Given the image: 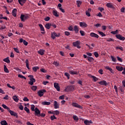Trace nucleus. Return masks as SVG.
Here are the masks:
<instances>
[{"instance_id":"393cba45","label":"nucleus","mask_w":125,"mask_h":125,"mask_svg":"<svg viewBox=\"0 0 125 125\" xmlns=\"http://www.w3.org/2000/svg\"><path fill=\"white\" fill-rule=\"evenodd\" d=\"M39 54L40 55H43L44 54V50L43 49H40L39 51H38Z\"/></svg>"},{"instance_id":"f03ea898","label":"nucleus","mask_w":125,"mask_h":125,"mask_svg":"<svg viewBox=\"0 0 125 125\" xmlns=\"http://www.w3.org/2000/svg\"><path fill=\"white\" fill-rule=\"evenodd\" d=\"M21 21H22V22H25V21H26V20H28V19H29V18H30V16L29 15V14H26L25 15L23 14H21Z\"/></svg>"},{"instance_id":"dca6fc26","label":"nucleus","mask_w":125,"mask_h":125,"mask_svg":"<svg viewBox=\"0 0 125 125\" xmlns=\"http://www.w3.org/2000/svg\"><path fill=\"white\" fill-rule=\"evenodd\" d=\"M116 68L117 70H118V71H119V72H122V71H123L124 67L123 66H120V65H117Z\"/></svg>"},{"instance_id":"c03bdc74","label":"nucleus","mask_w":125,"mask_h":125,"mask_svg":"<svg viewBox=\"0 0 125 125\" xmlns=\"http://www.w3.org/2000/svg\"><path fill=\"white\" fill-rule=\"evenodd\" d=\"M52 114H53L54 115H59V111L58 110L54 111H53Z\"/></svg>"},{"instance_id":"5fc2aeb1","label":"nucleus","mask_w":125,"mask_h":125,"mask_svg":"<svg viewBox=\"0 0 125 125\" xmlns=\"http://www.w3.org/2000/svg\"><path fill=\"white\" fill-rule=\"evenodd\" d=\"M94 54L96 58H98L99 56V54H98V52L96 51L94 52Z\"/></svg>"},{"instance_id":"7ed1b4c3","label":"nucleus","mask_w":125,"mask_h":125,"mask_svg":"<svg viewBox=\"0 0 125 125\" xmlns=\"http://www.w3.org/2000/svg\"><path fill=\"white\" fill-rule=\"evenodd\" d=\"M72 44L74 47H77L78 49H80L81 48V41H79V40L73 42Z\"/></svg>"},{"instance_id":"4468645a","label":"nucleus","mask_w":125,"mask_h":125,"mask_svg":"<svg viewBox=\"0 0 125 125\" xmlns=\"http://www.w3.org/2000/svg\"><path fill=\"white\" fill-rule=\"evenodd\" d=\"M12 13L13 16H14V17H16V16H17V9H14L12 10Z\"/></svg>"},{"instance_id":"cd10ccee","label":"nucleus","mask_w":125,"mask_h":125,"mask_svg":"<svg viewBox=\"0 0 125 125\" xmlns=\"http://www.w3.org/2000/svg\"><path fill=\"white\" fill-rule=\"evenodd\" d=\"M39 26L40 28L41 31H42V32H44V27H43V26H42V24H39Z\"/></svg>"},{"instance_id":"f3484780","label":"nucleus","mask_w":125,"mask_h":125,"mask_svg":"<svg viewBox=\"0 0 125 125\" xmlns=\"http://www.w3.org/2000/svg\"><path fill=\"white\" fill-rule=\"evenodd\" d=\"M106 6L108 8H111L112 9L114 8V5H113V4H112V3H107V4H106Z\"/></svg>"},{"instance_id":"37998d69","label":"nucleus","mask_w":125,"mask_h":125,"mask_svg":"<svg viewBox=\"0 0 125 125\" xmlns=\"http://www.w3.org/2000/svg\"><path fill=\"white\" fill-rule=\"evenodd\" d=\"M99 34H100L102 37L103 36H106V34L104 33L103 31H98Z\"/></svg>"},{"instance_id":"de8ad7c7","label":"nucleus","mask_w":125,"mask_h":125,"mask_svg":"<svg viewBox=\"0 0 125 125\" xmlns=\"http://www.w3.org/2000/svg\"><path fill=\"white\" fill-rule=\"evenodd\" d=\"M111 58L113 62H117L116 58H115L114 57H113V56H111Z\"/></svg>"},{"instance_id":"a19ab883","label":"nucleus","mask_w":125,"mask_h":125,"mask_svg":"<svg viewBox=\"0 0 125 125\" xmlns=\"http://www.w3.org/2000/svg\"><path fill=\"white\" fill-rule=\"evenodd\" d=\"M2 106L3 107V108H4V109H6L8 111L10 109L9 107H8L5 104H2Z\"/></svg>"},{"instance_id":"bf43d9fd","label":"nucleus","mask_w":125,"mask_h":125,"mask_svg":"<svg viewBox=\"0 0 125 125\" xmlns=\"http://www.w3.org/2000/svg\"><path fill=\"white\" fill-rule=\"evenodd\" d=\"M107 41L110 42V41H114V39L113 38H107L106 39Z\"/></svg>"},{"instance_id":"338daca9","label":"nucleus","mask_w":125,"mask_h":125,"mask_svg":"<svg viewBox=\"0 0 125 125\" xmlns=\"http://www.w3.org/2000/svg\"><path fill=\"white\" fill-rule=\"evenodd\" d=\"M31 109L32 111H33L34 112V111H35V105H32Z\"/></svg>"},{"instance_id":"423d86ee","label":"nucleus","mask_w":125,"mask_h":125,"mask_svg":"<svg viewBox=\"0 0 125 125\" xmlns=\"http://www.w3.org/2000/svg\"><path fill=\"white\" fill-rule=\"evenodd\" d=\"M8 112L10 113L11 116H14V117H16V118H18V114H17V113L10 109Z\"/></svg>"},{"instance_id":"a18cd8bd","label":"nucleus","mask_w":125,"mask_h":125,"mask_svg":"<svg viewBox=\"0 0 125 125\" xmlns=\"http://www.w3.org/2000/svg\"><path fill=\"white\" fill-rule=\"evenodd\" d=\"M13 49L17 53H20V51H19V49L18 48H14Z\"/></svg>"},{"instance_id":"b1692460","label":"nucleus","mask_w":125,"mask_h":125,"mask_svg":"<svg viewBox=\"0 0 125 125\" xmlns=\"http://www.w3.org/2000/svg\"><path fill=\"white\" fill-rule=\"evenodd\" d=\"M38 94L40 97H42V96H43V92L42 90H39L38 92Z\"/></svg>"},{"instance_id":"13d9d810","label":"nucleus","mask_w":125,"mask_h":125,"mask_svg":"<svg viewBox=\"0 0 125 125\" xmlns=\"http://www.w3.org/2000/svg\"><path fill=\"white\" fill-rule=\"evenodd\" d=\"M23 101L24 102H28L29 101V99L28 98H27L26 97H25L23 99Z\"/></svg>"},{"instance_id":"39448f33","label":"nucleus","mask_w":125,"mask_h":125,"mask_svg":"<svg viewBox=\"0 0 125 125\" xmlns=\"http://www.w3.org/2000/svg\"><path fill=\"white\" fill-rule=\"evenodd\" d=\"M71 105L73 106V107H76V108H79V109H83L82 106H81V105H79L78 103L73 102Z\"/></svg>"},{"instance_id":"4be33fe9","label":"nucleus","mask_w":125,"mask_h":125,"mask_svg":"<svg viewBox=\"0 0 125 125\" xmlns=\"http://www.w3.org/2000/svg\"><path fill=\"white\" fill-rule=\"evenodd\" d=\"M74 30L75 31L76 33H78L79 28V27L78 26V25H74Z\"/></svg>"},{"instance_id":"3c124183","label":"nucleus","mask_w":125,"mask_h":125,"mask_svg":"<svg viewBox=\"0 0 125 125\" xmlns=\"http://www.w3.org/2000/svg\"><path fill=\"white\" fill-rule=\"evenodd\" d=\"M6 29V26H3L2 25H1L0 27V30L1 31H2V30H5Z\"/></svg>"},{"instance_id":"9b49d317","label":"nucleus","mask_w":125,"mask_h":125,"mask_svg":"<svg viewBox=\"0 0 125 125\" xmlns=\"http://www.w3.org/2000/svg\"><path fill=\"white\" fill-rule=\"evenodd\" d=\"M98 83L99 84H101V85H105V86L108 85V83H106V81H102L101 82H99Z\"/></svg>"},{"instance_id":"8fccbe9b","label":"nucleus","mask_w":125,"mask_h":125,"mask_svg":"<svg viewBox=\"0 0 125 125\" xmlns=\"http://www.w3.org/2000/svg\"><path fill=\"white\" fill-rule=\"evenodd\" d=\"M18 77L21 78V79H24V80H26V77L23 75H21V74L18 75Z\"/></svg>"},{"instance_id":"c85d7f7f","label":"nucleus","mask_w":125,"mask_h":125,"mask_svg":"<svg viewBox=\"0 0 125 125\" xmlns=\"http://www.w3.org/2000/svg\"><path fill=\"white\" fill-rule=\"evenodd\" d=\"M42 105H47L48 106L49 105H50L51 103L49 102H42Z\"/></svg>"},{"instance_id":"20e7f679","label":"nucleus","mask_w":125,"mask_h":125,"mask_svg":"<svg viewBox=\"0 0 125 125\" xmlns=\"http://www.w3.org/2000/svg\"><path fill=\"white\" fill-rule=\"evenodd\" d=\"M34 111L35 115L37 116V117H40V115H41V111H40V109H39L38 107H35Z\"/></svg>"},{"instance_id":"603ef678","label":"nucleus","mask_w":125,"mask_h":125,"mask_svg":"<svg viewBox=\"0 0 125 125\" xmlns=\"http://www.w3.org/2000/svg\"><path fill=\"white\" fill-rule=\"evenodd\" d=\"M80 33L82 36H84L85 34V33L83 30H80Z\"/></svg>"},{"instance_id":"1a4fd4ad","label":"nucleus","mask_w":125,"mask_h":125,"mask_svg":"<svg viewBox=\"0 0 125 125\" xmlns=\"http://www.w3.org/2000/svg\"><path fill=\"white\" fill-rule=\"evenodd\" d=\"M54 86L57 91H60V87L59 86V84L58 83H54Z\"/></svg>"},{"instance_id":"72a5a7b5","label":"nucleus","mask_w":125,"mask_h":125,"mask_svg":"<svg viewBox=\"0 0 125 125\" xmlns=\"http://www.w3.org/2000/svg\"><path fill=\"white\" fill-rule=\"evenodd\" d=\"M76 3H77V5L78 7H80L81 4L82 3V1H80L79 0H77L76 1Z\"/></svg>"},{"instance_id":"e2e57ef3","label":"nucleus","mask_w":125,"mask_h":125,"mask_svg":"<svg viewBox=\"0 0 125 125\" xmlns=\"http://www.w3.org/2000/svg\"><path fill=\"white\" fill-rule=\"evenodd\" d=\"M30 81L33 82V83H36V79H35L34 77L33 78H30Z\"/></svg>"},{"instance_id":"bb28decb","label":"nucleus","mask_w":125,"mask_h":125,"mask_svg":"<svg viewBox=\"0 0 125 125\" xmlns=\"http://www.w3.org/2000/svg\"><path fill=\"white\" fill-rule=\"evenodd\" d=\"M90 78H92V79H93L94 82H96L98 81L97 77H96V76H94V75H90Z\"/></svg>"},{"instance_id":"9d476101","label":"nucleus","mask_w":125,"mask_h":125,"mask_svg":"<svg viewBox=\"0 0 125 125\" xmlns=\"http://www.w3.org/2000/svg\"><path fill=\"white\" fill-rule=\"evenodd\" d=\"M90 35L91 36V37H95V38H99V35L96 33H95V32H90Z\"/></svg>"},{"instance_id":"ea45409f","label":"nucleus","mask_w":125,"mask_h":125,"mask_svg":"<svg viewBox=\"0 0 125 125\" xmlns=\"http://www.w3.org/2000/svg\"><path fill=\"white\" fill-rule=\"evenodd\" d=\"M39 68L38 66H34L32 68V70L33 71H34V72H37V71H38V70H39Z\"/></svg>"},{"instance_id":"052dcab7","label":"nucleus","mask_w":125,"mask_h":125,"mask_svg":"<svg viewBox=\"0 0 125 125\" xmlns=\"http://www.w3.org/2000/svg\"><path fill=\"white\" fill-rule=\"evenodd\" d=\"M69 30H70L71 31H72L73 30V27L72 25H70L68 27Z\"/></svg>"},{"instance_id":"0eeeda50","label":"nucleus","mask_w":125,"mask_h":125,"mask_svg":"<svg viewBox=\"0 0 125 125\" xmlns=\"http://www.w3.org/2000/svg\"><path fill=\"white\" fill-rule=\"evenodd\" d=\"M60 36V34H58L55 32H52L51 37L53 40H55L56 37H59Z\"/></svg>"},{"instance_id":"864d4df0","label":"nucleus","mask_w":125,"mask_h":125,"mask_svg":"<svg viewBox=\"0 0 125 125\" xmlns=\"http://www.w3.org/2000/svg\"><path fill=\"white\" fill-rule=\"evenodd\" d=\"M56 117H55V116L53 115V116H51L50 117V120H51L52 121H53V120H56Z\"/></svg>"},{"instance_id":"e433bc0d","label":"nucleus","mask_w":125,"mask_h":125,"mask_svg":"<svg viewBox=\"0 0 125 125\" xmlns=\"http://www.w3.org/2000/svg\"><path fill=\"white\" fill-rule=\"evenodd\" d=\"M64 76L67 78V80H69L70 79V74L68 72H65Z\"/></svg>"},{"instance_id":"0e129e2a","label":"nucleus","mask_w":125,"mask_h":125,"mask_svg":"<svg viewBox=\"0 0 125 125\" xmlns=\"http://www.w3.org/2000/svg\"><path fill=\"white\" fill-rule=\"evenodd\" d=\"M40 71L41 72H42V73H46V70L43 69V68H42L41 69Z\"/></svg>"},{"instance_id":"f257e3e1","label":"nucleus","mask_w":125,"mask_h":125,"mask_svg":"<svg viewBox=\"0 0 125 125\" xmlns=\"http://www.w3.org/2000/svg\"><path fill=\"white\" fill-rule=\"evenodd\" d=\"M118 29H116L115 31H111V33H112V34H116V37L120 40H125V37L122 36V35H121V34H117V33H118Z\"/></svg>"},{"instance_id":"6ab92c4d","label":"nucleus","mask_w":125,"mask_h":125,"mask_svg":"<svg viewBox=\"0 0 125 125\" xmlns=\"http://www.w3.org/2000/svg\"><path fill=\"white\" fill-rule=\"evenodd\" d=\"M54 106L55 109H58L59 108V106L58 105V103L56 101L54 102Z\"/></svg>"},{"instance_id":"69168bd1","label":"nucleus","mask_w":125,"mask_h":125,"mask_svg":"<svg viewBox=\"0 0 125 125\" xmlns=\"http://www.w3.org/2000/svg\"><path fill=\"white\" fill-rule=\"evenodd\" d=\"M95 26H96V27H100L101 24V23H97L96 24H95Z\"/></svg>"},{"instance_id":"79ce46f5","label":"nucleus","mask_w":125,"mask_h":125,"mask_svg":"<svg viewBox=\"0 0 125 125\" xmlns=\"http://www.w3.org/2000/svg\"><path fill=\"white\" fill-rule=\"evenodd\" d=\"M73 118L74 120V121H79V120L78 117L77 116L75 115H74L73 116Z\"/></svg>"},{"instance_id":"aec40b11","label":"nucleus","mask_w":125,"mask_h":125,"mask_svg":"<svg viewBox=\"0 0 125 125\" xmlns=\"http://www.w3.org/2000/svg\"><path fill=\"white\" fill-rule=\"evenodd\" d=\"M105 69L110 71V72L112 73V74H114V70H113L112 68H111V67H110V66H105Z\"/></svg>"},{"instance_id":"6e6d98bb","label":"nucleus","mask_w":125,"mask_h":125,"mask_svg":"<svg viewBox=\"0 0 125 125\" xmlns=\"http://www.w3.org/2000/svg\"><path fill=\"white\" fill-rule=\"evenodd\" d=\"M98 10H99L100 12H103V11H104V8H103V7H99L98 8Z\"/></svg>"},{"instance_id":"7c9ffc66","label":"nucleus","mask_w":125,"mask_h":125,"mask_svg":"<svg viewBox=\"0 0 125 125\" xmlns=\"http://www.w3.org/2000/svg\"><path fill=\"white\" fill-rule=\"evenodd\" d=\"M0 124L1 125H8L7 124V122H6V121H5V120L1 121L0 122Z\"/></svg>"},{"instance_id":"c9c22d12","label":"nucleus","mask_w":125,"mask_h":125,"mask_svg":"<svg viewBox=\"0 0 125 125\" xmlns=\"http://www.w3.org/2000/svg\"><path fill=\"white\" fill-rule=\"evenodd\" d=\"M24 110L26 112L27 114H30V109L27 107V106H25L24 108Z\"/></svg>"},{"instance_id":"4d7b16f0","label":"nucleus","mask_w":125,"mask_h":125,"mask_svg":"<svg viewBox=\"0 0 125 125\" xmlns=\"http://www.w3.org/2000/svg\"><path fill=\"white\" fill-rule=\"evenodd\" d=\"M44 20L46 21H49V20H50V18L49 17H47L44 18Z\"/></svg>"},{"instance_id":"774afa93","label":"nucleus","mask_w":125,"mask_h":125,"mask_svg":"<svg viewBox=\"0 0 125 125\" xmlns=\"http://www.w3.org/2000/svg\"><path fill=\"white\" fill-rule=\"evenodd\" d=\"M23 43L24 44V45H28V42L25 40L23 41Z\"/></svg>"},{"instance_id":"09e8293b","label":"nucleus","mask_w":125,"mask_h":125,"mask_svg":"<svg viewBox=\"0 0 125 125\" xmlns=\"http://www.w3.org/2000/svg\"><path fill=\"white\" fill-rule=\"evenodd\" d=\"M116 49H119L120 50H121L122 51H123L124 49L122 46H117L116 47Z\"/></svg>"},{"instance_id":"58836bf2","label":"nucleus","mask_w":125,"mask_h":125,"mask_svg":"<svg viewBox=\"0 0 125 125\" xmlns=\"http://www.w3.org/2000/svg\"><path fill=\"white\" fill-rule=\"evenodd\" d=\"M53 15H54V16H56V17H58V14L57 11L53 10Z\"/></svg>"},{"instance_id":"49530a36","label":"nucleus","mask_w":125,"mask_h":125,"mask_svg":"<svg viewBox=\"0 0 125 125\" xmlns=\"http://www.w3.org/2000/svg\"><path fill=\"white\" fill-rule=\"evenodd\" d=\"M85 14H86V16H87L88 17H90L91 14L89 12V9H88V11H86Z\"/></svg>"},{"instance_id":"a211bd4d","label":"nucleus","mask_w":125,"mask_h":125,"mask_svg":"<svg viewBox=\"0 0 125 125\" xmlns=\"http://www.w3.org/2000/svg\"><path fill=\"white\" fill-rule=\"evenodd\" d=\"M69 74L70 75H78L79 72L78 71H74V70H69Z\"/></svg>"},{"instance_id":"f704fd0d","label":"nucleus","mask_w":125,"mask_h":125,"mask_svg":"<svg viewBox=\"0 0 125 125\" xmlns=\"http://www.w3.org/2000/svg\"><path fill=\"white\" fill-rule=\"evenodd\" d=\"M3 61L6 63H10V60L8 59V58H6L3 60Z\"/></svg>"},{"instance_id":"a878e982","label":"nucleus","mask_w":125,"mask_h":125,"mask_svg":"<svg viewBox=\"0 0 125 125\" xmlns=\"http://www.w3.org/2000/svg\"><path fill=\"white\" fill-rule=\"evenodd\" d=\"M50 27H51V23H48L45 25V28H46L48 30H49V29H50Z\"/></svg>"},{"instance_id":"5701e85b","label":"nucleus","mask_w":125,"mask_h":125,"mask_svg":"<svg viewBox=\"0 0 125 125\" xmlns=\"http://www.w3.org/2000/svg\"><path fill=\"white\" fill-rule=\"evenodd\" d=\"M13 99L14 101H15V102H18L19 101V99L16 95L13 96Z\"/></svg>"},{"instance_id":"ddd939ff","label":"nucleus","mask_w":125,"mask_h":125,"mask_svg":"<svg viewBox=\"0 0 125 125\" xmlns=\"http://www.w3.org/2000/svg\"><path fill=\"white\" fill-rule=\"evenodd\" d=\"M19 3H20V5H21V6H23L24 5V3L27 1V0H18Z\"/></svg>"},{"instance_id":"f8f14e48","label":"nucleus","mask_w":125,"mask_h":125,"mask_svg":"<svg viewBox=\"0 0 125 125\" xmlns=\"http://www.w3.org/2000/svg\"><path fill=\"white\" fill-rule=\"evenodd\" d=\"M84 124L86 125H90V124H93L92 121H88V120H85L84 121Z\"/></svg>"},{"instance_id":"c756f323","label":"nucleus","mask_w":125,"mask_h":125,"mask_svg":"<svg viewBox=\"0 0 125 125\" xmlns=\"http://www.w3.org/2000/svg\"><path fill=\"white\" fill-rule=\"evenodd\" d=\"M25 63H26V66L28 70H30V67H29V61L28 60V59L26 60Z\"/></svg>"},{"instance_id":"412c9836","label":"nucleus","mask_w":125,"mask_h":125,"mask_svg":"<svg viewBox=\"0 0 125 125\" xmlns=\"http://www.w3.org/2000/svg\"><path fill=\"white\" fill-rule=\"evenodd\" d=\"M87 61H88V62H91L93 61H95V59L93 57H91V56H90V57H87Z\"/></svg>"},{"instance_id":"6e6552de","label":"nucleus","mask_w":125,"mask_h":125,"mask_svg":"<svg viewBox=\"0 0 125 125\" xmlns=\"http://www.w3.org/2000/svg\"><path fill=\"white\" fill-rule=\"evenodd\" d=\"M79 24L82 27H87L88 25L86 22H85L84 21H80Z\"/></svg>"},{"instance_id":"4c0bfd02","label":"nucleus","mask_w":125,"mask_h":125,"mask_svg":"<svg viewBox=\"0 0 125 125\" xmlns=\"http://www.w3.org/2000/svg\"><path fill=\"white\" fill-rule=\"evenodd\" d=\"M31 88L32 90H33V91H36V90H37V88H38V87H37V86H32L31 87Z\"/></svg>"},{"instance_id":"473e14b6","label":"nucleus","mask_w":125,"mask_h":125,"mask_svg":"<svg viewBox=\"0 0 125 125\" xmlns=\"http://www.w3.org/2000/svg\"><path fill=\"white\" fill-rule=\"evenodd\" d=\"M4 71L5 73H9V70H8V69H7L5 65H4Z\"/></svg>"},{"instance_id":"680f3d73","label":"nucleus","mask_w":125,"mask_h":125,"mask_svg":"<svg viewBox=\"0 0 125 125\" xmlns=\"http://www.w3.org/2000/svg\"><path fill=\"white\" fill-rule=\"evenodd\" d=\"M64 34H65V35H67V36H68L69 35H70V32H69V31H65Z\"/></svg>"},{"instance_id":"2eb2a0df","label":"nucleus","mask_w":125,"mask_h":125,"mask_svg":"<svg viewBox=\"0 0 125 125\" xmlns=\"http://www.w3.org/2000/svg\"><path fill=\"white\" fill-rule=\"evenodd\" d=\"M73 89H74V87H73L72 86H67L66 88H65L64 91H66V92H68L69 91L72 90Z\"/></svg>"},{"instance_id":"2f4dec72","label":"nucleus","mask_w":125,"mask_h":125,"mask_svg":"<svg viewBox=\"0 0 125 125\" xmlns=\"http://www.w3.org/2000/svg\"><path fill=\"white\" fill-rule=\"evenodd\" d=\"M62 5L61 4V3H59L58 5V7H59V9H60V10H61L62 12H63V8H62Z\"/></svg>"}]
</instances>
